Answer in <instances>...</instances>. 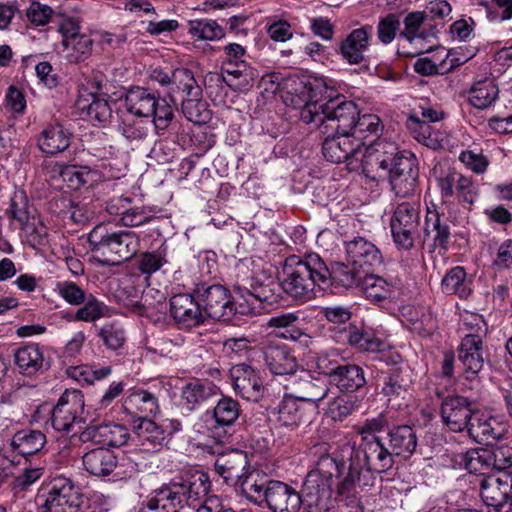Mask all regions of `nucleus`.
<instances>
[{"mask_svg": "<svg viewBox=\"0 0 512 512\" xmlns=\"http://www.w3.org/2000/svg\"><path fill=\"white\" fill-rule=\"evenodd\" d=\"M127 404L129 409H134L141 414L140 417L146 418L155 415L159 409L156 396L145 390L132 393L127 400Z\"/></svg>", "mask_w": 512, "mask_h": 512, "instance_id": "51", "label": "nucleus"}, {"mask_svg": "<svg viewBox=\"0 0 512 512\" xmlns=\"http://www.w3.org/2000/svg\"><path fill=\"white\" fill-rule=\"evenodd\" d=\"M318 368L342 393H354L367 383L363 368L356 364L339 365L322 356L318 359Z\"/></svg>", "mask_w": 512, "mask_h": 512, "instance_id": "13", "label": "nucleus"}, {"mask_svg": "<svg viewBox=\"0 0 512 512\" xmlns=\"http://www.w3.org/2000/svg\"><path fill=\"white\" fill-rule=\"evenodd\" d=\"M230 376L234 391L243 399L258 402L263 397L265 387L258 372L251 366L245 363L234 365Z\"/></svg>", "mask_w": 512, "mask_h": 512, "instance_id": "23", "label": "nucleus"}, {"mask_svg": "<svg viewBox=\"0 0 512 512\" xmlns=\"http://www.w3.org/2000/svg\"><path fill=\"white\" fill-rule=\"evenodd\" d=\"M137 445L145 452H158L169 443L165 427L146 417H138L132 422Z\"/></svg>", "mask_w": 512, "mask_h": 512, "instance_id": "22", "label": "nucleus"}, {"mask_svg": "<svg viewBox=\"0 0 512 512\" xmlns=\"http://www.w3.org/2000/svg\"><path fill=\"white\" fill-rule=\"evenodd\" d=\"M41 509L45 512H85L87 501L71 479L57 477L51 481Z\"/></svg>", "mask_w": 512, "mask_h": 512, "instance_id": "9", "label": "nucleus"}, {"mask_svg": "<svg viewBox=\"0 0 512 512\" xmlns=\"http://www.w3.org/2000/svg\"><path fill=\"white\" fill-rule=\"evenodd\" d=\"M389 449L393 455L409 458L417 447V435L409 425L394 426L387 434Z\"/></svg>", "mask_w": 512, "mask_h": 512, "instance_id": "37", "label": "nucleus"}, {"mask_svg": "<svg viewBox=\"0 0 512 512\" xmlns=\"http://www.w3.org/2000/svg\"><path fill=\"white\" fill-rule=\"evenodd\" d=\"M348 261L363 270L370 272L371 268L382 263V254L375 244L364 237H356L345 242Z\"/></svg>", "mask_w": 512, "mask_h": 512, "instance_id": "28", "label": "nucleus"}, {"mask_svg": "<svg viewBox=\"0 0 512 512\" xmlns=\"http://www.w3.org/2000/svg\"><path fill=\"white\" fill-rule=\"evenodd\" d=\"M72 134L60 123L47 125L39 134L37 145L47 155H56L69 148Z\"/></svg>", "mask_w": 512, "mask_h": 512, "instance_id": "30", "label": "nucleus"}, {"mask_svg": "<svg viewBox=\"0 0 512 512\" xmlns=\"http://www.w3.org/2000/svg\"><path fill=\"white\" fill-rule=\"evenodd\" d=\"M295 92L304 101L300 111V119L304 123H314L320 129V133H351L359 114L356 103L344 97L321 102L317 89L311 83L301 82V87Z\"/></svg>", "mask_w": 512, "mask_h": 512, "instance_id": "1", "label": "nucleus"}, {"mask_svg": "<svg viewBox=\"0 0 512 512\" xmlns=\"http://www.w3.org/2000/svg\"><path fill=\"white\" fill-rule=\"evenodd\" d=\"M480 495L496 512H512V477L489 476L480 481Z\"/></svg>", "mask_w": 512, "mask_h": 512, "instance_id": "20", "label": "nucleus"}, {"mask_svg": "<svg viewBox=\"0 0 512 512\" xmlns=\"http://www.w3.org/2000/svg\"><path fill=\"white\" fill-rule=\"evenodd\" d=\"M98 336L103 340L107 348L117 350L122 347L125 341L123 329L113 325L107 324L99 329Z\"/></svg>", "mask_w": 512, "mask_h": 512, "instance_id": "61", "label": "nucleus"}, {"mask_svg": "<svg viewBox=\"0 0 512 512\" xmlns=\"http://www.w3.org/2000/svg\"><path fill=\"white\" fill-rule=\"evenodd\" d=\"M373 34L372 25L356 28L338 42L336 52L349 64H360L365 60L364 52L369 48Z\"/></svg>", "mask_w": 512, "mask_h": 512, "instance_id": "24", "label": "nucleus"}, {"mask_svg": "<svg viewBox=\"0 0 512 512\" xmlns=\"http://www.w3.org/2000/svg\"><path fill=\"white\" fill-rule=\"evenodd\" d=\"M420 215L418 209L408 202L400 203L391 219L390 227L396 246L410 250L418 235Z\"/></svg>", "mask_w": 512, "mask_h": 512, "instance_id": "14", "label": "nucleus"}, {"mask_svg": "<svg viewBox=\"0 0 512 512\" xmlns=\"http://www.w3.org/2000/svg\"><path fill=\"white\" fill-rule=\"evenodd\" d=\"M58 293L70 305H80L86 301L85 292L74 282L63 281L57 284Z\"/></svg>", "mask_w": 512, "mask_h": 512, "instance_id": "62", "label": "nucleus"}, {"mask_svg": "<svg viewBox=\"0 0 512 512\" xmlns=\"http://www.w3.org/2000/svg\"><path fill=\"white\" fill-rule=\"evenodd\" d=\"M249 491L255 493L250 500L265 503L271 512H299L301 508L300 492L279 480L251 483Z\"/></svg>", "mask_w": 512, "mask_h": 512, "instance_id": "6", "label": "nucleus"}, {"mask_svg": "<svg viewBox=\"0 0 512 512\" xmlns=\"http://www.w3.org/2000/svg\"><path fill=\"white\" fill-rule=\"evenodd\" d=\"M188 33L201 40H219L225 36L224 29L213 19H195L187 24Z\"/></svg>", "mask_w": 512, "mask_h": 512, "instance_id": "48", "label": "nucleus"}, {"mask_svg": "<svg viewBox=\"0 0 512 512\" xmlns=\"http://www.w3.org/2000/svg\"><path fill=\"white\" fill-rule=\"evenodd\" d=\"M166 263V259L159 251L145 252L138 260V269L147 275L158 271Z\"/></svg>", "mask_w": 512, "mask_h": 512, "instance_id": "64", "label": "nucleus"}, {"mask_svg": "<svg viewBox=\"0 0 512 512\" xmlns=\"http://www.w3.org/2000/svg\"><path fill=\"white\" fill-rule=\"evenodd\" d=\"M85 400L80 390H66L50 411L49 423L57 432L76 433L85 423Z\"/></svg>", "mask_w": 512, "mask_h": 512, "instance_id": "10", "label": "nucleus"}, {"mask_svg": "<svg viewBox=\"0 0 512 512\" xmlns=\"http://www.w3.org/2000/svg\"><path fill=\"white\" fill-rule=\"evenodd\" d=\"M383 175L388 176L391 189L397 196L408 197L414 193L419 177L417 158L411 151L402 150Z\"/></svg>", "mask_w": 512, "mask_h": 512, "instance_id": "12", "label": "nucleus"}, {"mask_svg": "<svg viewBox=\"0 0 512 512\" xmlns=\"http://www.w3.org/2000/svg\"><path fill=\"white\" fill-rule=\"evenodd\" d=\"M128 436L126 427L113 423L87 426L81 434L83 441L91 440L104 448L120 447L126 444Z\"/></svg>", "mask_w": 512, "mask_h": 512, "instance_id": "29", "label": "nucleus"}, {"mask_svg": "<svg viewBox=\"0 0 512 512\" xmlns=\"http://www.w3.org/2000/svg\"><path fill=\"white\" fill-rule=\"evenodd\" d=\"M399 286L400 281L398 279L388 281L383 277L368 272L363 284V289L367 298L379 302L384 299L392 298Z\"/></svg>", "mask_w": 512, "mask_h": 512, "instance_id": "43", "label": "nucleus"}, {"mask_svg": "<svg viewBox=\"0 0 512 512\" xmlns=\"http://www.w3.org/2000/svg\"><path fill=\"white\" fill-rule=\"evenodd\" d=\"M380 118L375 114H358L350 133L355 142H365L370 135H377L380 131Z\"/></svg>", "mask_w": 512, "mask_h": 512, "instance_id": "53", "label": "nucleus"}, {"mask_svg": "<svg viewBox=\"0 0 512 512\" xmlns=\"http://www.w3.org/2000/svg\"><path fill=\"white\" fill-rule=\"evenodd\" d=\"M14 361L22 375L32 376L49 368L42 349L37 344L18 348L14 353Z\"/></svg>", "mask_w": 512, "mask_h": 512, "instance_id": "35", "label": "nucleus"}, {"mask_svg": "<svg viewBox=\"0 0 512 512\" xmlns=\"http://www.w3.org/2000/svg\"><path fill=\"white\" fill-rule=\"evenodd\" d=\"M215 471L232 485L241 483L249 490V459L246 452L232 449L219 454L214 463Z\"/></svg>", "mask_w": 512, "mask_h": 512, "instance_id": "17", "label": "nucleus"}, {"mask_svg": "<svg viewBox=\"0 0 512 512\" xmlns=\"http://www.w3.org/2000/svg\"><path fill=\"white\" fill-rule=\"evenodd\" d=\"M28 21L34 26H44L57 17V13L48 5L33 1L26 10Z\"/></svg>", "mask_w": 512, "mask_h": 512, "instance_id": "54", "label": "nucleus"}, {"mask_svg": "<svg viewBox=\"0 0 512 512\" xmlns=\"http://www.w3.org/2000/svg\"><path fill=\"white\" fill-rule=\"evenodd\" d=\"M285 389L289 390L288 394L297 400L306 402L321 401L330 390L325 380L313 377L304 369L297 371L287 379Z\"/></svg>", "mask_w": 512, "mask_h": 512, "instance_id": "19", "label": "nucleus"}, {"mask_svg": "<svg viewBox=\"0 0 512 512\" xmlns=\"http://www.w3.org/2000/svg\"><path fill=\"white\" fill-rule=\"evenodd\" d=\"M84 306L77 310L76 319L86 322H93L105 316L107 306L90 295L86 298Z\"/></svg>", "mask_w": 512, "mask_h": 512, "instance_id": "57", "label": "nucleus"}, {"mask_svg": "<svg viewBox=\"0 0 512 512\" xmlns=\"http://www.w3.org/2000/svg\"><path fill=\"white\" fill-rule=\"evenodd\" d=\"M11 217L19 223L20 228L27 224L32 218L29 211L28 201L23 192L15 193L10 203Z\"/></svg>", "mask_w": 512, "mask_h": 512, "instance_id": "58", "label": "nucleus"}, {"mask_svg": "<svg viewBox=\"0 0 512 512\" xmlns=\"http://www.w3.org/2000/svg\"><path fill=\"white\" fill-rule=\"evenodd\" d=\"M46 443V436L39 430H21L16 432L11 439V447L14 452L22 456H29L42 450Z\"/></svg>", "mask_w": 512, "mask_h": 512, "instance_id": "40", "label": "nucleus"}, {"mask_svg": "<svg viewBox=\"0 0 512 512\" xmlns=\"http://www.w3.org/2000/svg\"><path fill=\"white\" fill-rule=\"evenodd\" d=\"M62 44L68 50V60L73 63L84 61L92 53L93 40L85 34L71 40H62Z\"/></svg>", "mask_w": 512, "mask_h": 512, "instance_id": "52", "label": "nucleus"}, {"mask_svg": "<svg viewBox=\"0 0 512 512\" xmlns=\"http://www.w3.org/2000/svg\"><path fill=\"white\" fill-rule=\"evenodd\" d=\"M301 506L307 512H336L333 484L313 476L305 477L300 492Z\"/></svg>", "mask_w": 512, "mask_h": 512, "instance_id": "15", "label": "nucleus"}, {"mask_svg": "<svg viewBox=\"0 0 512 512\" xmlns=\"http://www.w3.org/2000/svg\"><path fill=\"white\" fill-rule=\"evenodd\" d=\"M333 338L338 343L349 344L366 352L379 351L384 345L380 339L353 325L340 328L335 332Z\"/></svg>", "mask_w": 512, "mask_h": 512, "instance_id": "34", "label": "nucleus"}, {"mask_svg": "<svg viewBox=\"0 0 512 512\" xmlns=\"http://www.w3.org/2000/svg\"><path fill=\"white\" fill-rule=\"evenodd\" d=\"M458 360L463 366L466 379L473 380L485 363L483 341L480 336L466 335L458 347Z\"/></svg>", "mask_w": 512, "mask_h": 512, "instance_id": "25", "label": "nucleus"}, {"mask_svg": "<svg viewBox=\"0 0 512 512\" xmlns=\"http://www.w3.org/2000/svg\"><path fill=\"white\" fill-rule=\"evenodd\" d=\"M278 422L289 428H296L307 422L306 410L300 401L286 393L277 408Z\"/></svg>", "mask_w": 512, "mask_h": 512, "instance_id": "39", "label": "nucleus"}, {"mask_svg": "<svg viewBox=\"0 0 512 512\" xmlns=\"http://www.w3.org/2000/svg\"><path fill=\"white\" fill-rule=\"evenodd\" d=\"M203 475L182 480H172L146 496L139 512H178L197 502L208 491Z\"/></svg>", "mask_w": 512, "mask_h": 512, "instance_id": "4", "label": "nucleus"}, {"mask_svg": "<svg viewBox=\"0 0 512 512\" xmlns=\"http://www.w3.org/2000/svg\"><path fill=\"white\" fill-rule=\"evenodd\" d=\"M348 464L349 458L347 461H339L336 457L325 454L319 457L316 468L311 470L306 476H316L325 482L334 484V477H340L345 473L346 475L348 474Z\"/></svg>", "mask_w": 512, "mask_h": 512, "instance_id": "41", "label": "nucleus"}, {"mask_svg": "<svg viewBox=\"0 0 512 512\" xmlns=\"http://www.w3.org/2000/svg\"><path fill=\"white\" fill-rule=\"evenodd\" d=\"M218 393V388L212 382L203 379H191L181 389L183 405L193 411L206 403Z\"/></svg>", "mask_w": 512, "mask_h": 512, "instance_id": "31", "label": "nucleus"}, {"mask_svg": "<svg viewBox=\"0 0 512 512\" xmlns=\"http://www.w3.org/2000/svg\"><path fill=\"white\" fill-rule=\"evenodd\" d=\"M260 352L271 373L290 377L298 371L297 359L286 345L268 340L262 343Z\"/></svg>", "mask_w": 512, "mask_h": 512, "instance_id": "21", "label": "nucleus"}, {"mask_svg": "<svg viewBox=\"0 0 512 512\" xmlns=\"http://www.w3.org/2000/svg\"><path fill=\"white\" fill-rule=\"evenodd\" d=\"M426 236L432 235L434 247L447 250L451 232L447 221L441 219L437 211H428L425 222Z\"/></svg>", "mask_w": 512, "mask_h": 512, "instance_id": "45", "label": "nucleus"}, {"mask_svg": "<svg viewBox=\"0 0 512 512\" xmlns=\"http://www.w3.org/2000/svg\"><path fill=\"white\" fill-rule=\"evenodd\" d=\"M224 51L226 54L227 65L243 67V69L238 70H225L228 74L233 75L235 78L241 79L237 84L238 87L247 88L253 85L258 75L254 69L247 66L246 63L242 60V57L245 55L244 47L237 43H230L224 47Z\"/></svg>", "mask_w": 512, "mask_h": 512, "instance_id": "38", "label": "nucleus"}, {"mask_svg": "<svg viewBox=\"0 0 512 512\" xmlns=\"http://www.w3.org/2000/svg\"><path fill=\"white\" fill-rule=\"evenodd\" d=\"M171 86L169 98L173 103H175V99L172 93L176 91H182L186 97L202 96L201 87L197 84L192 71L187 68H177L172 72Z\"/></svg>", "mask_w": 512, "mask_h": 512, "instance_id": "47", "label": "nucleus"}, {"mask_svg": "<svg viewBox=\"0 0 512 512\" xmlns=\"http://www.w3.org/2000/svg\"><path fill=\"white\" fill-rule=\"evenodd\" d=\"M328 265L316 253L304 258L289 256L283 266L281 287L293 299L305 303L315 297V288L325 291L328 283Z\"/></svg>", "mask_w": 512, "mask_h": 512, "instance_id": "3", "label": "nucleus"}, {"mask_svg": "<svg viewBox=\"0 0 512 512\" xmlns=\"http://www.w3.org/2000/svg\"><path fill=\"white\" fill-rule=\"evenodd\" d=\"M60 176L69 188L78 190L89 183L92 173L84 167L67 166L61 171Z\"/></svg>", "mask_w": 512, "mask_h": 512, "instance_id": "55", "label": "nucleus"}, {"mask_svg": "<svg viewBox=\"0 0 512 512\" xmlns=\"http://www.w3.org/2000/svg\"><path fill=\"white\" fill-rule=\"evenodd\" d=\"M400 28L398 15L390 13L380 18L377 25V37L383 44H390L396 37Z\"/></svg>", "mask_w": 512, "mask_h": 512, "instance_id": "56", "label": "nucleus"}, {"mask_svg": "<svg viewBox=\"0 0 512 512\" xmlns=\"http://www.w3.org/2000/svg\"><path fill=\"white\" fill-rule=\"evenodd\" d=\"M499 88L493 79L477 81L468 92V102L483 110L490 107L498 98Z\"/></svg>", "mask_w": 512, "mask_h": 512, "instance_id": "44", "label": "nucleus"}, {"mask_svg": "<svg viewBox=\"0 0 512 512\" xmlns=\"http://www.w3.org/2000/svg\"><path fill=\"white\" fill-rule=\"evenodd\" d=\"M401 152L394 142L385 139L365 145L360 159L363 173L372 180L382 177Z\"/></svg>", "mask_w": 512, "mask_h": 512, "instance_id": "11", "label": "nucleus"}, {"mask_svg": "<svg viewBox=\"0 0 512 512\" xmlns=\"http://www.w3.org/2000/svg\"><path fill=\"white\" fill-rule=\"evenodd\" d=\"M82 460L85 470L91 475L98 477L111 474L117 466V458L114 452L104 447H98L86 452Z\"/></svg>", "mask_w": 512, "mask_h": 512, "instance_id": "36", "label": "nucleus"}, {"mask_svg": "<svg viewBox=\"0 0 512 512\" xmlns=\"http://www.w3.org/2000/svg\"><path fill=\"white\" fill-rule=\"evenodd\" d=\"M441 288L448 295L456 294L460 298H468L472 292L466 281V271L461 266L451 268L443 277Z\"/></svg>", "mask_w": 512, "mask_h": 512, "instance_id": "46", "label": "nucleus"}, {"mask_svg": "<svg viewBox=\"0 0 512 512\" xmlns=\"http://www.w3.org/2000/svg\"><path fill=\"white\" fill-rule=\"evenodd\" d=\"M455 193L459 201L467 204H474L479 194L477 185L469 177L460 174Z\"/></svg>", "mask_w": 512, "mask_h": 512, "instance_id": "63", "label": "nucleus"}, {"mask_svg": "<svg viewBox=\"0 0 512 512\" xmlns=\"http://www.w3.org/2000/svg\"><path fill=\"white\" fill-rule=\"evenodd\" d=\"M158 98V92L139 86L131 87L125 95L126 111L137 117H150Z\"/></svg>", "mask_w": 512, "mask_h": 512, "instance_id": "32", "label": "nucleus"}, {"mask_svg": "<svg viewBox=\"0 0 512 512\" xmlns=\"http://www.w3.org/2000/svg\"><path fill=\"white\" fill-rule=\"evenodd\" d=\"M368 271L361 269L357 265L337 263L331 268L328 267V285L325 291L332 290L333 287L343 286L353 288L363 285Z\"/></svg>", "mask_w": 512, "mask_h": 512, "instance_id": "33", "label": "nucleus"}, {"mask_svg": "<svg viewBox=\"0 0 512 512\" xmlns=\"http://www.w3.org/2000/svg\"><path fill=\"white\" fill-rule=\"evenodd\" d=\"M170 311L175 322L184 327H195L204 323V312L196 299L194 290L190 294H176L170 299Z\"/></svg>", "mask_w": 512, "mask_h": 512, "instance_id": "26", "label": "nucleus"}, {"mask_svg": "<svg viewBox=\"0 0 512 512\" xmlns=\"http://www.w3.org/2000/svg\"><path fill=\"white\" fill-rule=\"evenodd\" d=\"M196 299L199 301L201 310L204 312V319L210 317L218 321H230L233 316L239 313V302L231 296L230 291L220 284L201 282L194 288Z\"/></svg>", "mask_w": 512, "mask_h": 512, "instance_id": "7", "label": "nucleus"}, {"mask_svg": "<svg viewBox=\"0 0 512 512\" xmlns=\"http://www.w3.org/2000/svg\"><path fill=\"white\" fill-rule=\"evenodd\" d=\"M349 452L348 474L339 486V492L345 493L351 488L371 487L374 484V473H383L394 465V457L380 437L361 439L358 447L345 445L343 452Z\"/></svg>", "mask_w": 512, "mask_h": 512, "instance_id": "2", "label": "nucleus"}, {"mask_svg": "<svg viewBox=\"0 0 512 512\" xmlns=\"http://www.w3.org/2000/svg\"><path fill=\"white\" fill-rule=\"evenodd\" d=\"M24 231L28 243L36 247L43 245L47 238V228L38 218H32L27 224L20 228Z\"/></svg>", "mask_w": 512, "mask_h": 512, "instance_id": "60", "label": "nucleus"}, {"mask_svg": "<svg viewBox=\"0 0 512 512\" xmlns=\"http://www.w3.org/2000/svg\"><path fill=\"white\" fill-rule=\"evenodd\" d=\"M379 376L383 381L381 393L389 398L399 397L407 391L409 379L401 366L388 367L380 370Z\"/></svg>", "mask_w": 512, "mask_h": 512, "instance_id": "42", "label": "nucleus"}, {"mask_svg": "<svg viewBox=\"0 0 512 512\" xmlns=\"http://www.w3.org/2000/svg\"><path fill=\"white\" fill-rule=\"evenodd\" d=\"M323 136V156L332 163H341L353 160L360 161L362 148L365 142H355L350 134L344 133H321Z\"/></svg>", "mask_w": 512, "mask_h": 512, "instance_id": "16", "label": "nucleus"}, {"mask_svg": "<svg viewBox=\"0 0 512 512\" xmlns=\"http://www.w3.org/2000/svg\"><path fill=\"white\" fill-rule=\"evenodd\" d=\"M181 109L185 118L195 124H204L211 117V112L208 109V104L204 100H202V96L185 97L182 100Z\"/></svg>", "mask_w": 512, "mask_h": 512, "instance_id": "49", "label": "nucleus"}, {"mask_svg": "<svg viewBox=\"0 0 512 512\" xmlns=\"http://www.w3.org/2000/svg\"><path fill=\"white\" fill-rule=\"evenodd\" d=\"M240 405L239 403L230 398H221L213 409V417L218 426L230 427L240 416Z\"/></svg>", "mask_w": 512, "mask_h": 512, "instance_id": "50", "label": "nucleus"}, {"mask_svg": "<svg viewBox=\"0 0 512 512\" xmlns=\"http://www.w3.org/2000/svg\"><path fill=\"white\" fill-rule=\"evenodd\" d=\"M468 435L477 443L493 445L503 434L500 423L491 415L476 409L468 427Z\"/></svg>", "mask_w": 512, "mask_h": 512, "instance_id": "27", "label": "nucleus"}, {"mask_svg": "<svg viewBox=\"0 0 512 512\" xmlns=\"http://www.w3.org/2000/svg\"><path fill=\"white\" fill-rule=\"evenodd\" d=\"M472 401L460 395H449L442 400L440 416L442 423L452 432L460 433L468 427L475 412Z\"/></svg>", "mask_w": 512, "mask_h": 512, "instance_id": "18", "label": "nucleus"}, {"mask_svg": "<svg viewBox=\"0 0 512 512\" xmlns=\"http://www.w3.org/2000/svg\"><path fill=\"white\" fill-rule=\"evenodd\" d=\"M91 251L102 256V262L117 265L130 260L139 250V238L129 231H115L106 224L95 226L88 235Z\"/></svg>", "mask_w": 512, "mask_h": 512, "instance_id": "5", "label": "nucleus"}, {"mask_svg": "<svg viewBox=\"0 0 512 512\" xmlns=\"http://www.w3.org/2000/svg\"><path fill=\"white\" fill-rule=\"evenodd\" d=\"M151 116L153 117L155 127L160 130H165L169 127L174 118V110L166 98L159 96L158 103L154 105Z\"/></svg>", "mask_w": 512, "mask_h": 512, "instance_id": "59", "label": "nucleus"}, {"mask_svg": "<svg viewBox=\"0 0 512 512\" xmlns=\"http://www.w3.org/2000/svg\"><path fill=\"white\" fill-rule=\"evenodd\" d=\"M281 281L257 275L249 279L246 285H235L234 294L239 302V314H248L255 310L256 303L277 304L280 299Z\"/></svg>", "mask_w": 512, "mask_h": 512, "instance_id": "8", "label": "nucleus"}]
</instances>
